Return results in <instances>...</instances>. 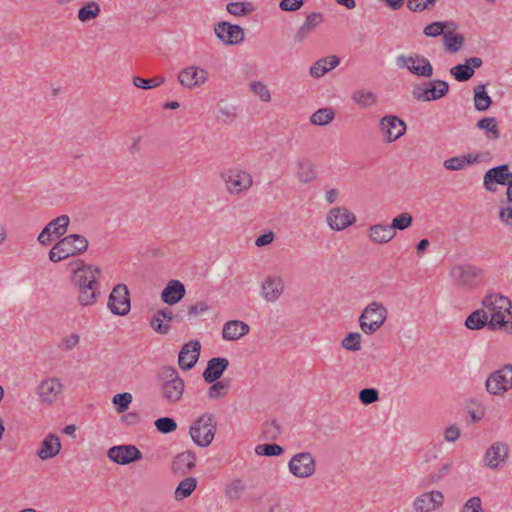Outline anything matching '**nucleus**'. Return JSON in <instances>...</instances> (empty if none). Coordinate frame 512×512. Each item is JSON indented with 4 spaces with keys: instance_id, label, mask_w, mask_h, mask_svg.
I'll return each instance as SVG.
<instances>
[{
    "instance_id": "4c0bfd02",
    "label": "nucleus",
    "mask_w": 512,
    "mask_h": 512,
    "mask_svg": "<svg viewBox=\"0 0 512 512\" xmlns=\"http://www.w3.org/2000/svg\"><path fill=\"white\" fill-rule=\"evenodd\" d=\"M212 385L208 388L207 396L211 400H218L226 396L231 387L230 379H223L221 381H215L211 383Z\"/></svg>"
},
{
    "instance_id": "4468645a",
    "label": "nucleus",
    "mask_w": 512,
    "mask_h": 512,
    "mask_svg": "<svg viewBox=\"0 0 512 512\" xmlns=\"http://www.w3.org/2000/svg\"><path fill=\"white\" fill-rule=\"evenodd\" d=\"M63 392V384L57 377L42 380L37 388L38 400L41 404L54 403Z\"/></svg>"
},
{
    "instance_id": "9b49d317",
    "label": "nucleus",
    "mask_w": 512,
    "mask_h": 512,
    "mask_svg": "<svg viewBox=\"0 0 512 512\" xmlns=\"http://www.w3.org/2000/svg\"><path fill=\"white\" fill-rule=\"evenodd\" d=\"M107 457L119 465H129L142 459V452L134 445L123 444L108 449Z\"/></svg>"
},
{
    "instance_id": "aec40b11",
    "label": "nucleus",
    "mask_w": 512,
    "mask_h": 512,
    "mask_svg": "<svg viewBox=\"0 0 512 512\" xmlns=\"http://www.w3.org/2000/svg\"><path fill=\"white\" fill-rule=\"evenodd\" d=\"M355 221L356 216L344 207L332 208L327 215V223L335 231L344 230Z\"/></svg>"
},
{
    "instance_id": "49530a36",
    "label": "nucleus",
    "mask_w": 512,
    "mask_h": 512,
    "mask_svg": "<svg viewBox=\"0 0 512 512\" xmlns=\"http://www.w3.org/2000/svg\"><path fill=\"white\" fill-rule=\"evenodd\" d=\"M412 223H413L412 215L408 212H403V213L397 215L396 217H394L392 219L391 224H389V225L392 228V230L396 232V230L403 231V230L411 227Z\"/></svg>"
},
{
    "instance_id": "6e6552de",
    "label": "nucleus",
    "mask_w": 512,
    "mask_h": 512,
    "mask_svg": "<svg viewBox=\"0 0 512 512\" xmlns=\"http://www.w3.org/2000/svg\"><path fill=\"white\" fill-rule=\"evenodd\" d=\"M512 181V172L508 164H501L488 169L483 177V187L488 192H496L497 185L505 186Z\"/></svg>"
},
{
    "instance_id": "39448f33",
    "label": "nucleus",
    "mask_w": 512,
    "mask_h": 512,
    "mask_svg": "<svg viewBox=\"0 0 512 512\" xmlns=\"http://www.w3.org/2000/svg\"><path fill=\"white\" fill-rule=\"evenodd\" d=\"M387 311L378 303L369 304L359 318L360 328L366 334H372L378 330L386 320Z\"/></svg>"
},
{
    "instance_id": "680f3d73",
    "label": "nucleus",
    "mask_w": 512,
    "mask_h": 512,
    "mask_svg": "<svg viewBox=\"0 0 512 512\" xmlns=\"http://www.w3.org/2000/svg\"><path fill=\"white\" fill-rule=\"evenodd\" d=\"M437 0H408L407 7L414 12H421L425 9H431Z\"/></svg>"
},
{
    "instance_id": "de8ad7c7",
    "label": "nucleus",
    "mask_w": 512,
    "mask_h": 512,
    "mask_svg": "<svg viewBox=\"0 0 512 512\" xmlns=\"http://www.w3.org/2000/svg\"><path fill=\"white\" fill-rule=\"evenodd\" d=\"M281 434V426L276 420L266 422L262 428V438L264 440L273 441L278 439Z\"/></svg>"
},
{
    "instance_id": "20e7f679",
    "label": "nucleus",
    "mask_w": 512,
    "mask_h": 512,
    "mask_svg": "<svg viewBox=\"0 0 512 512\" xmlns=\"http://www.w3.org/2000/svg\"><path fill=\"white\" fill-rule=\"evenodd\" d=\"M396 64L398 68H406L410 73L418 77L430 78L434 73L430 61L418 53L399 55L396 58Z\"/></svg>"
},
{
    "instance_id": "774afa93",
    "label": "nucleus",
    "mask_w": 512,
    "mask_h": 512,
    "mask_svg": "<svg viewBox=\"0 0 512 512\" xmlns=\"http://www.w3.org/2000/svg\"><path fill=\"white\" fill-rule=\"evenodd\" d=\"M499 220L507 227H512V204L500 207Z\"/></svg>"
},
{
    "instance_id": "c756f323",
    "label": "nucleus",
    "mask_w": 512,
    "mask_h": 512,
    "mask_svg": "<svg viewBox=\"0 0 512 512\" xmlns=\"http://www.w3.org/2000/svg\"><path fill=\"white\" fill-rule=\"evenodd\" d=\"M61 450L60 439L56 434H49L41 443L37 456L42 460L55 457Z\"/></svg>"
},
{
    "instance_id": "ea45409f",
    "label": "nucleus",
    "mask_w": 512,
    "mask_h": 512,
    "mask_svg": "<svg viewBox=\"0 0 512 512\" xmlns=\"http://www.w3.org/2000/svg\"><path fill=\"white\" fill-rule=\"evenodd\" d=\"M445 50L449 53H457L464 44V36L460 33L446 32L443 36Z\"/></svg>"
},
{
    "instance_id": "c9c22d12",
    "label": "nucleus",
    "mask_w": 512,
    "mask_h": 512,
    "mask_svg": "<svg viewBox=\"0 0 512 512\" xmlns=\"http://www.w3.org/2000/svg\"><path fill=\"white\" fill-rule=\"evenodd\" d=\"M197 479L195 477H186L177 485L174 491V499L182 501L188 498L197 488Z\"/></svg>"
},
{
    "instance_id": "7ed1b4c3",
    "label": "nucleus",
    "mask_w": 512,
    "mask_h": 512,
    "mask_svg": "<svg viewBox=\"0 0 512 512\" xmlns=\"http://www.w3.org/2000/svg\"><path fill=\"white\" fill-rule=\"evenodd\" d=\"M448 92V82L440 79H433L414 85L411 94L413 98L419 102H431L443 98Z\"/></svg>"
},
{
    "instance_id": "bf43d9fd",
    "label": "nucleus",
    "mask_w": 512,
    "mask_h": 512,
    "mask_svg": "<svg viewBox=\"0 0 512 512\" xmlns=\"http://www.w3.org/2000/svg\"><path fill=\"white\" fill-rule=\"evenodd\" d=\"M251 90L259 96V98L264 102H269L271 99L270 92L267 86L261 81H253L250 84Z\"/></svg>"
},
{
    "instance_id": "603ef678",
    "label": "nucleus",
    "mask_w": 512,
    "mask_h": 512,
    "mask_svg": "<svg viewBox=\"0 0 512 512\" xmlns=\"http://www.w3.org/2000/svg\"><path fill=\"white\" fill-rule=\"evenodd\" d=\"M246 489L244 483L240 479H234L229 483L225 489V495L231 500H238L244 490Z\"/></svg>"
},
{
    "instance_id": "58836bf2",
    "label": "nucleus",
    "mask_w": 512,
    "mask_h": 512,
    "mask_svg": "<svg viewBox=\"0 0 512 512\" xmlns=\"http://www.w3.org/2000/svg\"><path fill=\"white\" fill-rule=\"evenodd\" d=\"M488 315L484 310L472 312L465 320V326L470 330H479L487 325Z\"/></svg>"
},
{
    "instance_id": "6e6d98bb",
    "label": "nucleus",
    "mask_w": 512,
    "mask_h": 512,
    "mask_svg": "<svg viewBox=\"0 0 512 512\" xmlns=\"http://www.w3.org/2000/svg\"><path fill=\"white\" fill-rule=\"evenodd\" d=\"M186 290H162L161 299L168 305H173L182 300Z\"/></svg>"
},
{
    "instance_id": "ddd939ff",
    "label": "nucleus",
    "mask_w": 512,
    "mask_h": 512,
    "mask_svg": "<svg viewBox=\"0 0 512 512\" xmlns=\"http://www.w3.org/2000/svg\"><path fill=\"white\" fill-rule=\"evenodd\" d=\"M70 218L68 215H61L50 221L38 235V242L41 245H48L52 241V236L60 238L63 236L69 226Z\"/></svg>"
},
{
    "instance_id": "2eb2a0df",
    "label": "nucleus",
    "mask_w": 512,
    "mask_h": 512,
    "mask_svg": "<svg viewBox=\"0 0 512 512\" xmlns=\"http://www.w3.org/2000/svg\"><path fill=\"white\" fill-rule=\"evenodd\" d=\"M381 132L386 136V142L392 143L406 132V123L395 115H386L379 121Z\"/></svg>"
},
{
    "instance_id": "2f4dec72",
    "label": "nucleus",
    "mask_w": 512,
    "mask_h": 512,
    "mask_svg": "<svg viewBox=\"0 0 512 512\" xmlns=\"http://www.w3.org/2000/svg\"><path fill=\"white\" fill-rule=\"evenodd\" d=\"M340 64V58L336 55L323 57L317 60L310 67V75L314 78H320Z\"/></svg>"
},
{
    "instance_id": "f257e3e1",
    "label": "nucleus",
    "mask_w": 512,
    "mask_h": 512,
    "mask_svg": "<svg viewBox=\"0 0 512 512\" xmlns=\"http://www.w3.org/2000/svg\"><path fill=\"white\" fill-rule=\"evenodd\" d=\"M157 380L162 392V397L166 401L176 403L181 399L185 384L174 367H162L157 374Z\"/></svg>"
},
{
    "instance_id": "052dcab7",
    "label": "nucleus",
    "mask_w": 512,
    "mask_h": 512,
    "mask_svg": "<svg viewBox=\"0 0 512 512\" xmlns=\"http://www.w3.org/2000/svg\"><path fill=\"white\" fill-rule=\"evenodd\" d=\"M218 112L225 121H233L236 117L235 107L223 101L218 104Z\"/></svg>"
},
{
    "instance_id": "72a5a7b5",
    "label": "nucleus",
    "mask_w": 512,
    "mask_h": 512,
    "mask_svg": "<svg viewBox=\"0 0 512 512\" xmlns=\"http://www.w3.org/2000/svg\"><path fill=\"white\" fill-rule=\"evenodd\" d=\"M476 127L485 131L487 140L496 141L500 137L498 122L495 117H484L477 121Z\"/></svg>"
},
{
    "instance_id": "338daca9",
    "label": "nucleus",
    "mask_w": 512,
    "mask_h": 512,
    "mask_svg": "<svg viewBox=\"0 0 512 512\" xmlns=\"http://www.w3.org/2000/svg\"><path fill=\"white\" fill-rule=\"evenodd\" d=\"M462 512H483L481 498L474 496L468 499L462 507Z\"/></svg>"
},
{
    "instance_id": "f704fd0d",
    "label": "nucleus",
    "mask_w": 512,
    "mask_h": 512,
    "mask_svg": "<svg viewBox=\"0 0 512 512\" xmlns=\"http://www.w3.org/2000/svg\"><path fill=\"white\" fill-rule=\"evenodd\" d=\"M487 84H479L474 88V107L477 111L483 112L490 108L492 99L486 91Z\"/></svg>"
},
{
    "instance_id": "c85d7f7f",
    "label": "nucleus",
    "mask_w": 512,
    "mask_h": 512,
    "mask_svg": "<svg viewBox=\"0 0 512 512\" xmlns=\"http://www.w3.org/2000/svg\"><path fill=\"white\" fill-rule=\"evenodd\" d=\"M482 305L489 310H500L501 312L512 316V301L500 293H492L486 296L482 300Z\"/></svg>"
},
{
    "instance_id": "79ce46f5",
    "label": "nucleus",
    "mask_w": 512,
    "mask_h": 512,
    "mask_svg": "<svg viewBox=\"0 0 512 512\" xmlns=\"http://www.w3.org/2000/svg\"><path fill=\"white\" fill-rule=\"evenodd\" d=\"M335 117L334 110L332 108H321L314 112L310 117V122L317 126L328 125Z\"/></svg>"
},
{
    "instance_id": "0eeeda50",
    "label": "nucleus",
    "mask_w": 512,
    "mask_h": 512,
    "mask_svg": "<svg viewBox=\"0 0 512 512\" xmlns=\"http://www.w3.org/2000/svg\"><path fill=\"white\" fill-rule=\"evenodd\" d=\"M290 473L297 478H308L316 471V461L310 452H300L288 462Z\"/></svg>"
},
{
    "instance_id": "09e8293b",
    "label": "nucleus",
    "mask_w": 512,
    "mask_h": 512,
    "mask_svg": "<svg viewBox=\"0 0 512 512\" xmlns=\"http://www.w3.org/2000/svg\"><path fill=\"white\" fill-rule=\"evenodd\" d=\"M226 9L234 16H244L253 11L254 6L250 2H230L227 4Z\"/></svg>"
},
{
    "instance_id": "dca6fc26",
    "label": "nucleus",
    "mask_w": 512,
    "mask_h": 512,
    "mask_svg": "<svg viewBox=\"0 0 512 512\" xmlns=\"http://www.w3.org/2000/svg\"><path fill=\"white\" fill-rule=\"evenodd\" d=\"M179 83L189 89L203 85L208 79V72L197 66H188L178 74Z\"/></svg>"
},
{
    "instance_id": "4d7b16f0",
    "label": "nucleus",
    "mask_w": 512,
    "mask_h": 512,
    "mask_svg": "<svg viewBox=\"0 0 512 512\" xmlns=\"http://www.w3.org/2000/svg\"><path fill=\"white\" fill-rule=\"evenodd\" d=\"M100 296V290H79L78 302L82 306L92 305Z\"/></svg>"
},
{
    "instance_id": "cd10ccee",
    "label": "nucleus",
    "mask_w": 512,
    "mask_h": 512,
    "mask_svg": "<svg viewBox=\"0 0 512 512\" xmlns=\"http://www.w3.org/2000/svg\"><path fill=\"white\" fill-rule=\"evenodd\" d=\"M250 332V326L241 320H229L222 329V337L226 341H236Z\"/></svg>"
},
{
    "instance_id": "9d476101",
    "label": "nucleus",
    "mask_w": 512,
    "mask_h": 512,
    "mask_svg": "<svg viewBox=\"0 0 512 512\" xmlns=\"http://www.w3.org/2000/svg\"><path fill=\"white\" fill-rule=\"evenodd\" d=\"M222 177L228 191L233 194H239L249 189L253 184L251 174L240 169H230L223 173Z\"/></svg>"
},
{
    "instance_id": "e433bc0d",
    "label": "nucleus",
    "mask_w": 512,
    "mask_h": 512,
    "mask_svg": "<svg viewBox=\"0 0 512 512\" xmlns=\"http://www.w3.org/2000/svg\"><path fill=\"white\" fill-rule=\"evenodd\" d=\"M352 101L362 109L369 108L377 103V96L366 89H359L352 93Z\"/></svg>"
},
{
    "instance_id": "13d9d810",
    "label": "nucleus",
    "mask_w": 512,
    "mask_h": 512,
    "mask_svg": "<svg viewBox=\"0 0 512 512\" xmlns=\"http://www.w3.org/2000/svg\"><path fill=\"white\" fill-rule=\"evenodd\" d=\"M358 398L364 405L372 404L379 399V392L375 388H364L360 390Z\"/></svg>"
},
{
    "instance_id": "a19ab883",
    "label": "nucleus",
    "mask_w": 512,
    "mask_h": 512,
    "mask_svg": "<svg viewBox=\"0 0 512 512\" xmlns=\"http://www.w3.org/2000/svg\"><path fill=\"white\" fill-rule=\"evenodd\" d=\"M101 12L100 5L95 1H90L82 6L78 11V19L85 23L99 16Z\"/></svg>"
},
{
    "instance_id": "69168bd1",
    "label": "nucleus",
    "mask_w": 512,
    "mask_h": 512,
    "mask_svg": "<svg viewBox=\"0 0 512 512\" xmlns=\"http://www.w3.org/2000/svg\"><path fill=\"white\" fill-rule=\"evenodd\" d=\"M443 166L445 167V169L451 171L462 170L466 167L463 156H455L446 159L443 163Z\"/></svg>"
},
{
    "instance_id": "5fc2aeb1",
    "label": "nucleus",
    "mask_w": 512,
    "mask_h": 512,
    "mask_svg": "<svg viewBox=\"0 0 512 512\" xmlns=\"http://www.w3.org/2000/svg\"><path fill=\"white\" fill-rule=\"evenodd\" d=\"M132 395L128 392L118 393L114 395L112 402L116 405L118 413L125 412L132 402Z\"/></svg>"
},
{
    "instance_id": "5701e85b",
    "label": "nucleus",
    "mask_w": 512,
    "mask_h": 512,
    "mask_svg": "<svg viewBox=\"0 0 512 512\" xmlns=\"http://www.w3.org/2000/svg\"><path fill=\"white\" fill-rule=\"evenodd\" d=\"M201 345L199 341H189L183 345L178 356V365L184 370L192 369L200 356Z\"/></svg>"
},
{
    "instance_id": "c03bdc74",
    "label": "nucleus",
    "mask_w": 512,
    "mask_h": 512,
    "mask_svg": "<svg viewBox=\"0 0 512 512\" xmlns=\"http://www.w3.org/2000/svg\"><path fill=\"white\" fill-rule=\"evenodd\" d=\"M361 342L362 336L359 332H350L341 341V346L348 351H359Z\"/></svg>"
},
{
    "instance_id": "393cba45",
    "label": "nucleus",
    "mask_w": 512,
    "mask_h": 512,
    "mask_svg": "<svg viewBox=\"0 0 512 512\" xmlns=\"http://www.w3.org/2000/svg\"><path fill=\"white\" fill-rule=\"evenodd\" d=\"M196 466V454L192 451L178 453L172 463L171 472L177 476H184Z\"/></svg>"
},
{
    "instance_id": "412c9836",
    "label": "nucleus",
    "mask_w": 512,
    "mask_h": 512,
    "mask_svg": "<svg viewBox=\"0 0 512 512\" xmlns=\"http://www.w3.org/2000/svg\"><path fill=\"white\" fill-rule=\"evenodd\" d=\"M107 306L114 315H127L131 309L129 290H111Z\"/></svg>"
},
{
    "instance_id": "f03ea898",
    "label": "nucleus",
    "mask_w": 512,
    "mask_h": 512,
    "mask_svg": "<svg viewBox=\"0 0 512 512\" xmlns=\"http://www.w3.org/2000/svg\"><path fill=\"white\" fill-rule=\"evenodd\" d=\"M217 422L213 413L200 415L190 426L189 435L199 447H208L216 434Z\"/></svg>"
},
{
    "instance_id": "f3484780",
    "label": "nucleus",
    "mask_w": 512,
    "mask_h": 512,
    "mask_svg": "<svg viewBox=\"0 0 512 512\" xmlns=\"http://www.w3.org/2000/svg\"><path fill=\"white\" fill-rule=\"evenodd\" d=\"M88 248V240L79 234H70L57 242V251L61 250L68 258L69 256L81 254Z\"/></svg>"
},
{
    "instance_id": "37998d69",
    "label": "nucleus",
    "mask_w": 512,
    "mask_h": 512,
    "mask_svg": "<svg viewBox=\"0 0 512 512\" xmlns=\"http://www.w3.org/2000/svg\"><path fill=\"white\" fill-rule=\"evenodd\" d=\"M132 81L135 87L148 90L160 86L166 81V78L164 76H156L154 78L146 79L134 76Z\"/></svg>"
},
{
    "instance_id": "4be33fe9",
    "label": "nucleus",
    "mask_w": 512,
    "mask_h": 512,
    "mask_svg": "<svg viewBox=\"0 0 512 512\" xmlns=\"http://www.w3.org/2000/svg\"><path fill=\"white\" fill-rule=\"evenodd\" d=\"M508 445L504 442L493 443L485 452L483 463L484 466L495 470L501 463L505 462L508 457Z\"/></svg>"
},
{
    "instance_id": "b1692460",
    "label": "nucleus",
    "mask_w": 512,
    "mask_h": 512,
    "mask_svg": "<svg viewBox=\"0 0 512 512\" xmlns=\"http://www.w3.org/2000/svg\"><path fill=\"white\" fill-rule=\"evenodd\" d=\"M483 61L480 57H470L465 60V63H460L450 69V74L458 82H466L470 80L475 73L476 68H480Z\"/></svg>"
},
{
    "instance_id": "864d4df0",
    "label": "nucleus",
    "mask_w": 512,
    "mask_h": 512,
    "mask_svg": "<svg viewBox=\"0 0 512 512\" xmlns=\"http://www.w3.org/2000/svg\"><path fill=\"white\" fill-rule=\"evenodd\" d=\"M156 430L161 434H169L177 429L176 421L171 417H160L154 422Z\"/></svg>"
},
{
    "instance_id": "6ab92c4d",
    "label": "nucleus",
    "mask_w": 512,
    "mask_h": 512,
    "mask_svg": "<svg viewBox=\"0 0 512 512\" xmlns=\"http://www.w3.org/2000/svg\"><path fill=\"white\" fill-rule=\"evenodd\" d=\"M101 275L99 267L83 266L74 270L72 282L77 288H93Z\"/></svg>"
},
{
    "instance_id": "f8f14e48",
    "label": "nucleus",
    "mask_w": 512,
    "mask_h": 512,
    "mask_svg": "<svg viewBox=\"0 0 512 512\" xmlns=\"http://www.w3.org/2000/svg\"><path fill=\"white\" fill-rule=\"evenodd\" d=\"M216 37L226 45H237L244 40V29L237 24L221 21L215 24Z\"/></svg>"
},
{
    "instance_id": "a18cd8bd",
    "label": "nucleus",
    "mask_w": 512,
    "mask_h": 512,
    "mask_svg": "<svg viewBox=\"0 0 512 512\" xmlns=\"http://www.w3.org/2000/svg\"><path fill=\"white\" fill-rule=\"evenodd\" d=\"M255 452L260 456H280L284 453V448L275 443L260 444L256 446Z\"/></svg>"
},
{
    "instance_id": "e2e57ef3",
    "label": "nucleus",
    "mask_w": 512,
    "mask_h": 512,
    "mask_svg": "<svg viewBox=\"0 0 512 512\" xmlns=\"http://www.w3.org/2000/svg\"><path fill=\"white\" fill-rule=\"evenodd\" d=\"M307 0H281L279 2L280 10L284 12H296L300 10Z\"/></svg>"
},
{
    "instance_id": "a878e982",
    "label": "nucleus",
    "mask_w": 512,
    "mask_h": 512,
    "mask_svg": "<svg viewBox=\"0 0 512 512\" xmlns=\"http://www.w3.org/2000/svg\"><path fill=\"white\" fill-rule=\"evenodd\" d=\"M229 366V360L224 357H214L207 362L203 372V379L206 383H213L219 380Z\"/></svg>"
},
{
    "instance_id": "8fccbe9b",
    "label": "nucleus",
    "mask_w": 512,
    "mask_h": 512,
    "mask_svg": "<svg viewBox=\"0 0 512 512\" xmlns=\"http://www.w3.org/2000/svg\"><path fill=\"white\" fill-rule=\"evenodd\" d=\"M450 24L451 23L449 22L435 21L427 25L424 28L423 33L425 36L433 38L441 35L444 36V34L446 33L445 29H447Z\"/></svg>"
},
{
    "instance_id": "a211bd4d",
    "label": "nucleus",
    "mask_w": 512,
    "mask_h": 512,
    "mask_svg": "<svg viewBox=\"0 0 512 512\" xmlns=\"http://www.w3.org/2000/svg\"><path fill=\"white\" fill-rule=\"evenodd\" d=\"M444 503V495L440 491H430L416 497L413 508L416 512H432Z\"/></svg>"
},
{
    "instance_id": "7c9ffc66",
    "label": "nucleus",
    "mask_w": 512,
    "mask_h": 512,
    "mask_svg": "<svg viewBox=\"0 0 512 512\" xmlns=\"http://www.w3.org/2000/svg\"><path fill=\"white\" fill-rule=\"evenodd\" d=\"M368 236L374 243L386 244L396 236V232L390 225L375 224L369 227Z\"/></svg>"
},
{
    "instance_id": "423d86ee",
    "label": "nucleus",
    "mask_w": 512,
    "mask_h": 512,
    "mask_svg": "<svg viewBox=\"0 0 512 512\" xmlns=\"http://www.w3.org/2000/svg\"><path fill=\"white\" fill-rule=\"evenodd\" d=\"M485 386L492 395H502L510 390L512 388V365L507 364L502 369L491 373Z\"/></svg>"
},
{
    "instance_id": "1a4fd4ad",
    "label": "nucleus",
    "mask_w": 512,
    "mask_h": 512,
    "mask_svg": "<svg viewBox=\"0 0 512 512\" xmlns=\"http://www.w3.org/2000/svg\"><path fill=\"white\" fill-rule=\"evenodd\" d=\"M482 271L473 265H455L450 271V275L458 286L475 287L482 285Z\"/></svg>"
},
{
    "instance_id": "0e129e2a",
    "label": "nucleus",
    "mask_w": 512,
    "mask_h": 512,
    "mask_svg": "<svg viewBox=\"0 0 512 512\" xmlns=\"http://www.w3.org/2000/svg\"><path fill=\"white\" fill-rule=\"evenodd\" d=\"M286 282L280 275H269L261 284V288H284Z\"/></svg>"
},
{
    "instance_id": "473e14b6",
    "label": "nucleus",
    "mask_w": 512,
    "mask_h": 512,
    "mask_svg": "<svg viewBox=\"0 0 512 512\" xmlns=\"http://www.w3.org/2000/svg\"><path fill=\"white\" fill-rule=\"evenodd\" d=\"M297 179L304 184L311 183L316 178L314 164L308 158H301L297 162Z\"/></svg>"
},
{
    "instance_id": "3c124183",
    "label": "nucleus",
    "mask_w": 512,
    "mask_h": 512,
    "mask_svg": "<svg viewBox=\"0 0 512 512\" xmlns=\"http://www.w3.org/2000/svg\"><path fill=\"white\" fill-rule=\"evenodd\" d=\"M150 327L160 335H167L170 332L171 325L158 313H154L150 319Z\"/></svg>"
},
{
    "instance_id": "bb28decb",
    "label": "nucleus",
    "mask_w": 512,
    "mask_h": 512,
    "mask_svg": "<svg viewBox=\"0 0 512 512\" xmlns=\"http://www.w3.org/2000/svg\"><path fill=\"white\" fill-rule=\"evenodd\" d=\"M323 21L324 16L320 12H312L308 14L294 35V42L302 43L309 36V34Z\"/></svg>"
}]
</instances>
